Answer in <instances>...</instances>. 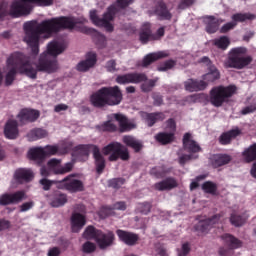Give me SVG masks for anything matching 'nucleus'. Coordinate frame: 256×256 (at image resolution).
<instances>
[{
	"mask_svg": "<svg viewBox=\"0 0 256 256\" xmlns=\"http://www.w3.org/2000/svg\"><path fill=\"white\" fill-rule=\"evenodd\" d=\"M74 168L73 162H68L62 166V160L51 159L47 162V168L41 167L40 174L43 177H48L53 172L56 175H64L70 173Z\"/></svg>",
	"mask_w": 256,
	"mask_h": 256,
	"instance_id": "8",
	"label": "nucleus"
},
{
	"mask_svg": "<svg viewBox=\"0 0 256 256\" xmlns=\"http://www.w3.org/2000/svg\"><path fill=\"white\" fill-rule=\"evenodd\" d=\"M86 225V217L80 213H74L71 216V230L74 233L79 232Z\"/></svg>",
	"mask_w": 256,
	"mask_h": 256,
	"instance_id": "22",
	"label": "nucleus"
},
{
	"mask_svg": "<svg viewBox=\"0 0 256 256\" xmlns=\"http://www.w3.org/2000/svg\"><path fill=\"white\" fill-rule=\"evenodd\" d=\"M87 22L88 20L85 17L76 19L74 17L64 16L46 19L40 23L36 20L25 22L23 24V41L30 48L32 54L30 56H24L20 52H14V54L8 56L3 68V72L5 73L4 84L6 86L12 85L17 69L21 74L30 79H35L38 71L48 74L55 73L59 69L56 57L67 49V44L58 40L49 42L46 52L40 55L36 64V56L39 54L40 38L48 39L61 29H72L76 24H85Z\"/></svg>",
	"mask_w": 256,
	"mask_h": 256,
	"instance_id": "1",
	"label": "nucleus"
},
{
	"mask_svg": "<svg viewBox=\"0 0 256 256\" xmlns=\"http://www.w3.org/2000/svg\"><path fill=\"white\" fill-rule=\"evenodd\" d=\"M135 0H117L116 1V4H117V7L120 8V9H125L127 8L128 6H130L131 4L134 3Z\"/></svg>",
	"mask_w": 256,
	"mask_h": 256,
	"instance_id": "51",
	"label": "nucleus"
},
{
	"mask_svg": "<svg viewBox=\"0 0 256 256\" xmlns=\"http://www.w3.org/2000/svg\"><path fill=\"white\" fill-rule=\"evenodd\" d=\"M77 150L84 156V160H87L89 157L90 151L93 153V158L95 160L96 171L101 174L105 169V159L102 156L100 149L95 145H79Z\"/></svg>",
	"mask_w": 256,
	"mask_h": 256,
	"instance_id": "9",
	"label": "nucleus"
},
{
	"mask_svg": "<svg viewBox=\"0 0 256 256\" xmlns=\"http://www.w3.org/2000/svg\"><path fill=\"white\" fill-rule=\"evenodd\" d=\"M232 158L229 155H223V154H217L210 157L209 161L210 164L214 168H218L220 166H224L226 164H229L231 162Z\"/></svg>",
	"mask_w": 256,
	"mask_h": 256,
	"instance_id": "30",
	"label": "nucleus"
},
{
	"mask_svg": "<svg viewBox=\"0 0 256 256\" xmlns=\"http://www.w3.org/2000/svg\"><path fill=\"white\" fill-rule=\"evenodd\" d=\"M213 44L221 50H227L231 44V40L228 36H221L220 38H215Z\"/></svg>",
	"mask_w": 256,
	"mask_h": 256,
	"instance_id": "37",
	"label": "nucleus"
},
{
	"mask_svg": "<svg viewBox=\"0 0 256 256\" xmlns=\"http://www.w3.org/2000/svg\"><path fill=\"white\" fill-rule=\"evenodd\" d=\"M230 222L232 225H234L236 227H240V226L244 225L245 219L242 218L241 216L237 215L236 213H233V214H231Z\"/></svg>",
	"mask_w": 256,
	"mask_h": 256,
	"instance_id": "43",
	"label": "nucleus"
},
{
	"mask_svg": "<svg viewBox=\"0 0 256 256\" xmlns=\"http://www.w3.org/2000/svg\"><path fill=\"white\" fill-rule=\"evenodd\" d=\"M60 255V249L57 247L49 249L47 256H59Z\"/></svg>",
	"mask_w": 256,
	"mask_h": 256,
	"instance_id": "63",
	"label": "nucleus"
},
{
	"mask_svg": "<svg viewBox=\"0 0 256 256\" xmlns=\"http://www.w3.org/2000/svg\"><path fill=\"white\" fill-rule=\"evenodd\" d=\"M243 159L246 162H253L256 159V144L251 145L242 153Z\"/></svg>",
	"mask_w": 256,
	"mask_h": 256,
	"instance_id": "39",
	"label": "nucleus"
},
{
	"mask_svg": "<svg viewBox=\"0 0 256 256\" xmlns=\"http://www.w3.org/2000/svg\"><path fill=\"white\" fill-rule=\"evenodd\" d=\"M33 177V172L28 169H18L14 173V180L18 183L29 182L33 179Z\"/></svg>",
	"mask_w": 256,
	"mask_h": 256,
	"instance_id": "29",
	"label": "nucleus"
},
{
	"mask_svg": "<svg viewBox=\"0 0 256 256\" xmlns=\"http://www.w3.org/2000/svg\"><path fill=\"white\" fill-rule=\"evenodd\" d=\"M48 136V132L44 129H33L27 134V139L30 142H34L40 139H44Z\"/></svg>",
	"mask_w": 256,
	"mask_h": 256,
	"instance_id": "35",
	"label": "nucleus"
},
{
	"mask_svg": "<svg viewBox=\"0 0 256 256\" xmlns=\"http://www.w3.org/2000/svg\"><path fill=\"white\" fill-rule=\"evenodd\" d=\"M123 143L135 152H140L143 149V143L134 138L133 136H124L122 139Z\"/></svg>",
	"mask_w": 256,
	"mask_h": 256,
	"instance_id": "33",
	"label": "nucleus"
},
{
	"mask_svg": "<svg viewBox=\"0 0 256 256\" xmlns=\"http://www.w3.org/2000/svg\"><path fill=\"white\" fill-rule=\"evenodd\" d=\"M116 234L119 240L129 246L135 245L139 239L136 234H132L123 230H117Z\"/></svg>",
	"mask_w": 256,
	"mask_h": 256,
	"instance_id": "27",
	"label": "nucleus"
},
{
	"mask_svg": "<svg viewBox=\"0 0 256 256\" xmlns=\"http://www.w3.org/2000/svg\"><path fill=\"white\" fill-rule=\"evenodd\" d=\"M116 61L115 60H109L107 63H106V70L110 73H114L117 71V68H116Z\"/></svg>",
	"mask_w": 256,
	"mask_h": 256,
	"instance_id": "53",
	"label": "nucleus"
},
{
	"mask_svg": "<svg viewBox=\"0 0 256 256\" xmlns=\"http://www.w3.org/2000/svg\"><path fill=\"white\" fill-rule=\"evenodd\" d=\"M255 15L250 13H236L232 15V21L237 24V22H245L247 20H253Z\"/></svg>",
	"mask_w": 256,
	"mask_h": 256,
	"instance_id": "40",
	"label": "nucleus"
},
{
	"mask_svg": "<svg viewBox=\"0 0 256 256\" xmlns=\"http://www.w3.org/2000/svg\"><path fill=\"white\" fill-rule=\"evenodd\" d=\"M246 53L247 48H244V46H240L239 48H231L228 58L224 62V67L238 70L244 69L253 61L251 56H245Z\"/></svg>",
	"mask_w": 256,
	"mask_h": 256,
	"instance_id": "4",
	"label": "nucleus"
},
{
	"mask_svg": "<svg viewBox=\"0 0 256 256\" xmlns=\"http://www.w3.org/2000/svg\"><path fill=\"white\" fill-rule=\"evenodd\" d=\"M240 134H241V131L239 130V128H235V129L223 134L220 137V143L222 145H227L232 141V139H235Z\"/></svg>",
	"mask_w": 256,
	"mask_h": 256,
	"instance_id": "36",
	"label": "nucleus"
},
{
	"mask_svg": "<svg viewBox=\"0 0 256 256\" xmlns=\"http://www.w3.org/2000/svg\"><path fill=\"white\" fill-rule=\"evenodd\" d=\"M119 11V8L116 5H111L107 8V11L103 14V17L100 18L98 15V11L92 9L89 11V19L90 21L97 27H103L107 32L114 31V25L111 21L114 20L116 12Z\"/></svg>",
	"mask_w": 256,
	"mask_h": 256,
	"instance_id": "6",
	"label": "nucleus"
},
{
	"mask_svg": "<svg viewBox=\"0 0 256 256\" xmlns=\"http://www.w3.org/2000/svg\"><path fill=\"white\" fill-rule=\"evenodd\" d=\"M207 87H208V82H205L203 78L202 80H196L197 92L204 91L205 89H207Z\"/></svg>",
	"mask_w": 256,
	"mask_h": 256,
	"instance_id": "56",
	"label": "nucleus"
},
{
	"mask_svg": "<svg viewBox=\"0 0 256 256\" xmlns=\"http://www.w3.org/2000/svg\"><path fill=\"white\" fill-rule=\"evenodd\" d=\"M115 241V235L113 232L109 231L103 233L102 231L97 233L96 243L101 249H106L109 246H112Z\"/></svg>",
	"mask_w": 256,
	"mask_h": 256,
	"instance_id": "18",
	"label": "nucleus"
},
{
	"mask_svg": "<svg viewBox=\"0 0 256 256\" xmlns=\"http://www.w3.org/2000/svg\"><path fill=\"white\" fill-rule=\"evenodd\" d=\"M236 26L237 23L234 21L227 22L220 28V33H228L229 31L233 30Z\"/></svg>",
	"mask_w": 256,
	"mask_h": 256,
	"instance_id": "49",
	"label": "nucleus"
},
{
	"mask_svg": "<svg viewBox=\"0 0 256 256\" xmlns=\"http://www.w3.org/2000/svg\"><path fill=\"white\" fill-rule=\"evenodd\" d=\"M124 184H125V179H122V178L111 179L108 181V186L115 189H119Z\"/></svg>",
	"mask_w": 256,
	"mask_h": 256,
	"instance_id": "45",
	"label": "nucleus"
},
{
	"mask_svg": "<svg viewBox=\"0 0 256 256\" xmlns=\"http://www.w3.org/2000/svg\"><path fill=\"white\" fill-rule=\"evenodd\" d=\"M198 158V155H182L179 157V164L184 165L189 160Z\"/></svg>",
	"mask_w": 256,
	"mask_h": 256,
	"instance_id": "52",
	"label": "nucleus"
},
{
	"mask_svg": "<svg viewBox=\"0 0 256 256\" xmlns=\"http://www.w3.org/2000/svg\"><path fill=\"white\" fill-rule=\"evenodd\" d=\"M140 116L149 127H152L156 122L163 121L166 118L163 113L148 114L142 112L140 113Z\"/></svg>",
	"mask_w": 256,
	"mask_h": 256,
	"instance_id": "28",
	"label": "nucleus"
},
{
	"mask_svg": "<svg viewBox=\"0 0 256 256\" xmlns=\"http://www.w3.org/2000/svg\"><path fill=\"white\" fill-rule=\"evenodd\" d=\"M4 136L9 140L17 139L19 136L18 123L15 120H8L4 126Z\"/></svg>",
	"mask_w": 256,
	"mask_h": 256,
	"instance_id": "19",
	"label": "nucleus"
},
{
	"mask_svg": "<svg viewBox=\"0 0 256 256\" xmlns=\"http://www.w3.org/2000/svg\"><path fill=\"white\" fill-rule=\"evenodd\" d=\"M195 0H182V2L179 5V8L185 9L188 6H191L194 4Z\"/></svg>",
	"mask_w": 256,
	"mask_h": 256,
	"instance_id": "62",
	"label": "nucleus"
},
{
	"mask_svg": "<svg viewBox=\"0 0 256 256\" xmlns=\"http://www.w3.org/2000/svg\"><path fill=\"white\" fill-rule=\"evenodd\" d=\"M167 57H169V52H166V51L152 52L151 54H147L146 56H144L142 60V67H148L152 63L160 59H165Z\"/></svg>",
	"mask_w": 256,
	"mask_h": 256,
	"instance_id": "21",
	"label": "nucleus"
},
{
	"mask_svg": "<svg viewBox=\"0 0 256 256\" xmlns=\"http://www.w3.org/2000/svg\"><path fill=\"white\" fill-rule=\"evenodd\" d=\"M183 146L186 151L192 154H196L201 151V147L193 140L191 134L184 135Z\"/></svg>",
	"mask_w": 256,
	"mask_h": 256,
	"instance_id": "23",
	"label": "nucleus"
},
{
	"mask_svg": "<svg viewBox=\"0 0 256 256\" xmlns=\"http://www.w3.org/2000/svg\"><path fill=\"white\" fill-rule=\"evenodd\" d=\"M33 207H34L33 201L23 203L22 205L19 206L20 212H27V211L31 210Z\"/></svg>",
	"mask_w": 256,
	"mask_h": 256,
	"instance_id": "54",
	"label": "nucleus"
},
{
	"mask_svg": "<svg viewBox=\"0 0 256 256\" xmlns=\"http://www.w3.org/2000/svg\"><path fill=\"white\" fill-rule=\"evenodd\" d=\"M103 129L106 131H115L117 129V127H116V125H114L113 122L108 121V122L104 123Z\"/></svg>",
	"mask_w": 256,
	"mask_h": 256,
	"instance_id": "60",
	"label": "nucleus"
},
{
	"mask_svg": "<svg viewBox=\"0 0 256 256\" xmlns=\"http://www.w3.org/2000/svg\"><path fill=\"white\" fill-rule=\"evenodd\" d=\"M123 100V94L119 86L100 88L91 95L90 102L94 107L119 105Z\"/></svg>",
	"mask_w": 256,
	"mask_h": 256,
	"instance_id": "2",
	"label": "nucleus"
},
{
	"mask_svg": "<svg viewBox=\"0 0 256 256\" xmlns=\"http://www.w3.org/2000/svg\"><path fill=\"white\" fill-rule=\"evenodd\" d=\"M199 63H202L207 67L208 73L204 74L202 76V79L205 83H207L208 86L210 83H214L215 81L221 78V74L218 68H216L214 64H212L210 58H208L207 56H204L199 60Z\"/></svg>",
	"mask_w": 256,
	"mask_h": 256,
	"instance_id": "12",
	"label": "nucleus"
},
{
	"mask_svg": "<svg viewBox=\"0 0 256 256\" xmlns=\"http://www.w3.org/2000/svg\"><path fill=\"white\" fill-rule=\"evenodd\" d=\"M59 186L68 190L69 192L76 193L84 190V184L82 181L76 179L74 176L70 175L59 182Z\"/></svg>",
	"mask_w": 256,
	"mask_h": 256,
	"instance_id": "13",
	"label": "nucleus"
},
{
	"mask_svg": "<svg viewBox=\"0 0 256 256\" xmlns=\"http://www.w3.org/2000/svg\"><path fill=\"white\" fill-rule=\"evenodd\" d=\"M82 249H83V252H85V253H91V252L95 251L96 246H95V244H93L91 242H86L83 245Z\"/></svg>",
	"mask_w": 256,
	"mask_h": 256,
	"instance_id": "55",
	"label": "nucleus"
},
{
	"mask_svg": "<svg viewBox=\"0 0 256 256\" xmlns=\"http://www.w3.org/2000/svg\"><path fill=\"white\" fill-rule=\"evenodd\" d=\"M220 215H214L212 218L207 220H201L196 229L202 233H208V231L216 224L220 222Z\"/></svg>",
	"mask_w": 256,
	"mask_h": 256,
	"instance_id": "20",
	"label": "nucleus"
},
{
	"mask_svg": "<svg viewBox=\"0 0 256 256\" xmlns=\"http://www.w3.org/2000/svg\"><path fill=\"white\" fill-rule=\"evenodd\" d=\"M98 232H100V230H95L94 227L89 226L85 229L84 233H83V237L85 239H94L95 241L97 240L98 237Z\"/></svg>",
	"mask_w": 256,
	"mask_h": 256,
	"instance_id": "41",
	"label": "nucleus"
},
{
	"mask_svg": "<svg viewBox=\"0 0 256 256\" xmlns=\"http://www.w3.org/2000/svg\"><path fill=\"white\" fill-rule=\"evenodd\" d=\"M127 209V206L124 202H118L113 205L112 210H120V211H125Z\"/></svg>",
	"mask_w": 256,
	"mask_h": 256,
	"instance_id": "61",
	"label": "nucleus"
},
{
	"mask_svg": "<svg viewBox=\"0 0 256 256\" xmlns=\"http://www.w3.org/2000/svg\"><path fill=\"white\" fill-rule=\"evenodd\" d=\"M153 14L158 16L162 20H170L172 19V14L167 9L166 4L164 2H159L156 8L153 11Z\"/></svg>",
	"mask_w": 256,
	"mask_h": 256,
	"instance_id": "31",
	"label": "nucleus"
},
{
	"mask_svg": "<svg viewBox=\"0 0 256 256\" xmlns=\"http://www.w3.org/2000/svg\"><path fill=\"white\" fill-rule=\"evenodd\" d=\"M177 186H178V183L173 178H167L166 180H163L154 185L155 189L158 191L171 190L173 188H176Z\"/></svg>",
	"mask_w": 256,
	"mask_h": 256,
	"instance_id": "32",
	"label": "nucleus"
},
{
	"mask_svg": "<svg viewBox=\"0 0 256 256\" xmlns=\"http://www.w3.org/2000/svg\"><path fill=\"white\" fill-rule=\"evenodd\" d=\"M176 66L175 60H167L166 62H163L162 64H159L157 70L159 72H166L168 70H171Z\"/></svg>",
	"mask_w": 256,
	"mask_h": 256,
	"instance_id": "42",
	"label": "nucleus"
},
{
	"mask_svg": "<svg viewBox=\"0 0 256 256\" xmlns=\"http://www.w3.org/2000/svg\"><path fill=\"white\" fill-rule=\"evenodd\" d=\"M11 228V222L9 220L0 219V232Z\"/></svg>",
	"mask_w": 256,
	"mask_h": 256,
	"instance_id": "57",
	"label": "nucleus"
},
{
	"mask_svg": "<svg viewBox=\"0 0 256 256\" xmlns=\"http://www.w3.org/2000/svg\"><path fill=\"white\" fill-rule=\"evenodd\" d=\"M69 152V146L68 145H47L44 148L38 147V148H32L28 151V158L30 160H33L37 163L43 162V160L46 157L50 156H62Z\"/></svg>",
	"mask_w": 256,
	"mask_h": 256,
	"instance_id": "3",
	"label": "nucleus"
},
{
	"mask_svg": "<svg viewBox=\"0 0 256 256\" xmlns=\"http://www.w3.org/2000/svg\"><path fill=\"white\" fill-rule=\"evenodd\" d=\"M68 199L65 194L56 192L53 196L50 197V205L52 207H61L67 203Z\"/></svg>",
	"mask_w": 256,
	"mask_h": 256,
	"instance_id": "34",
	"label": "nucleus"
},
{
	"mask_svg": "<svg viewBox=\"0 0 256 256\" xmlns=\"http://www.w3.org/2000/svg\"><path fill=\"white\" fill-rule=\"evenodd\" d=\"M111 208H104L102 211H100L99 215L101 218H105L106 216L110 215Z\"/></svg>",
	"mask_w": 256,
	"mask_h": 256,
	"instance_id": "64",
	"label": "nucleus"
},
{
	"mask_svg": "<svg viewBox=\"0 0 256 256\" xmlns=\"http://www.w3.org/2000/svg\"><path fill=\"white\" fill-rule=\"evenodd\" d=\"M185 90L189 92H197L196 80L189 79L184 83Z\"/></svg>",
	"mask_w": 256,
	"mask_h": 256,
	"instance_id": "46",
	"label": "nucleus"
},
{
	"mask_svg": "<svg viewBox=\"0 0 256 256\" xmlns=\"http://www.w3.org/2000/svg\"><path fill=\"white\" fill-rule=\"evenodd\" d=\"M156 83L157 80H148L147 82L141 84V90L145 93L150 92L155 87Z\"/></svg>",
	"mask_w": 256,
	"mask_h": 256,
	"instance_id": "44",
	"label": "nucleus"
},
{
	"mask_svg": "<svg viewBox=\"0 0 256 256\" xmlns=\"http://www.w3.org/2000/svg\"><path fill=\"white\" fill-rule=\"evenodd\" d=\"M39 183L42 185L43 190L48 191V190H50V188L54 182H51L48 179H42L39 181Z\"/></svg>",
	"mask_w": 256,
	"mask_h": 256,
	"instance_id": "59",
	"label": "nucleus"
},
{
	"mask_svg": "<svg viewBox=\"0 0 256 256\" xmlns=\"http://www.w3.org/2000/svg\"><path fill=\"white\" fill-rule=\"evenodd\" d=\"M204 23L206 24V31L209 34H213L218 31L219 26L223 23V20H220L214 16H205Z\"/></svg>",
	"mask_w": 256,
	"mask_h": 256,
	"instance_id": "24",
	"label": "nucleus"
},
{
	"mask_svg": "<svg viewBox=\"0 0 256 256\" xmlns=\"http://www.w3.org/2000/svg\"><path fill=\"white\" fill-rule=\"evenodd\" d=\"M165 35V28H158L156 34H153L151 29V24L149 22H145L142 24L139 31V39L141 43H148L149 41L160 40Z\"/></svg>",
	"mask_w": 256,
	"mask_h": 256,
	"instance_id": "11",
	"label": "nucleus"
},
{
	"mask_svg": "<svg viewBox=\"0 0 256 256\" xmlns=\"http://www.w3.org/2000/svg\"><path fill=\"white\" fill-rule=\"evenodd\" d=\"M26 198H27V196L24 191H17L12 194L4 193V194L0 195V206L18 204L21 201L25 200Z\"/></svg>",
	"mask_w": 256,
	"mask_h": 256,
	"instance_id": "15",
	"label": "nucleus"
},
{
	"mask_svg": "<svg viewBox=\"0 0 256 256\" xmlns=\"http://www.w3.org/2000/svg\"><path fill=\"white\" fill-rule=\"evenodd\" d=\"M202 189L206 193L214 194L217 190V186L212 182H206L203 184Z\"/></svg>",
	"mask_w": 256,
	"mask_h": 256,
	"instance_id": "47",
	"label": "nucleus"
},
{
	"mask_svg": "<svg viewBox=\"0 0 256 256\" xmlns=\"http://www.w3.org/2000/svg\"><path fill=\"white\" fill-rule=\"evenodd\" d=\"M222 238L231 249H238L242 247V242L232 235L226 234Z\"/></svg>",
	"mask_w": 256,
	"mask_h": 256,
	"instance_id": "38",
	"label": "nucleus"
},
{
	"mask_svg": "<svg viewBox=\"0 0 256 256\" xmlns=\"http://www.w3.org/2000/svg\"><path fill=\"white\" fill-rule=\"evenodd\" d=\"M38 6H50L53 4V0H19L14 1L10 8V15L13 18L29 15L33 10L34 5Z\"/></svg>",
	"mask_w": 256,
	"mask_h": 256,
	"instance_id": "5",
	"label": "nucleus"
},
{
	"mask_svg": "<svg viewBox=\"0 0 256 256\" xmlns=\"http://www.w3.org/2000/svg\"><path fill=\"white\" fill-rule=\"evenodd\" d=\"M96 63L97 54H95V52H88V54H86L85 60L79 62L76 68L80 72H87L91 68L95 67Z\"/></svg>",
	"mask_w": 256,
	"mask_h": 256,
	"instance_id": "17",
	"label": "nucleus"
},
{
	"mask_svg": "<svg viewBox=\"0 0 256 256\" xmlns=\"http://www.w3.org/2000/svg\"><path fill=\"white\" fill-rule=\"evenodd\" d=\"M138 212L141 214L147 215L151 211V204L150 203H141L137 206Z\"/></svg>",
	"mask_w": 256,
	"mask_h": 256,
	"instance_id": "48",
	"label": "nucleus"
},
{
	"mask_svg": "<svg viewBox=\"0 0 256 256\" xmlns=\"http://www.w3.org/2000/svg\"><path fill=\"white\" fill-rule=\"evenodd\" d=\"M190 245L188 243H184L180 249L177 250L178 256H187L190 253Z\"/></svg>",
	"mask_w": 256,
	"mask_h": 256,
	"instance_id": "50",
	"label": "nucleus"
},
{
	"mask_svg": "<svg viewBox=\"0 0 256 256\" xmlns=\"http://www.w3.org/2000/svg\"><path fill=\"white\" fill-rule=\"evenodd\" d=\"M104 155H110L109 161H116L119 158L122 161H127L130 159V154L127 148H125L121 143L113 142L102 149Z\"/></svg>",
	"mask_w": 256,
	"mask_h": 256,
	"instance_id": "10",
	"label": "nucleus"
},
{
	"mask_svg": "<svg viewBox=\"0 0 256 256\" xmlns=\"http://www.w3.org/2000/svg\"><path fill=\"white\" fill-rule=\"evenodd\" d=\"M39 116L40 113L38 111L24 109L20 111L17 117L20 122L27 123L36 121L39 118Z\"/></svg>",
	"mask_w": 256,
	"mask_h": 256,
	"instance_id": "25",
	"label": "nucleus"
},
{
	"mask_svg": "<svg viewBox=\"0 0 256 256\" xmlns=\"http://www.w3.org/2000/svg\"><path fill=\"white\" fill-rule=\"evenodd\" d=\"M166 130H169L170 133H160L155 136V139L163 145L169 144L175 139L176 123L173 119H169L166 122Z\"/></svg>",
	"mask_w": 256,
	"mask_h": 256,
	"instance_id": "14",
	"label": "nucleus"
},
{
	"mask_svg": "<svg viewBox=\"0 0 256 256\" xmlns=\"http://www.w3.org/2000/svg\"><path fill=\"white\" fill-rule=\"evenodd\" d=\"M112 116L118 122L121 132H129L137 127L136 124L128 121L124 115L114 114Z\"/></svg>",
	"mask_w": 256,
	"mask_h": 256,
	"instance_id": "26",
	"label": "nucleus"
},
{
	"mask_svg": "<svg viewBox=\"0 0 256 256\" xmlns=\"http://www.w3.org/2000/svg\"><path fill=\"white\" fill-rule=\"evenodd\" d=\"M147 81L146 74H124L123 76H117L116 82L120 85L125 84H138Z\"/></svg>",
	"mask_w": 256,
	"mask_h": 256,
	"instance_id": "16",
	"label": "nucleus"
},
{
	"mask_svg": "<svg viewBox=\"0 0 256 256\" xmlns=\"http://www.w3.org/2000/svg\"><path fill=\"white\" fill-rule=\"evenodd\" d=\"M238 91L237 86H214L210 90V103L215 107H221L229 98L233 97Z\"/></svg>",
	"mask_w": 256,
	"mask_h": 256,
	"instance_id": "7",
	"label": "nucleus"
},
{
	"mask_svg": "<svg viewBox=\"0 0 256 256\" xmlns=\"http://www.w3.org/2000/svg\"><path fill=\"white\" fill-rule=\"evenodd\" d=\"M69 109V106L66 104H58L54 106V112L55 113H62Z\"/></svg>",
	"mask_w": 256,
	"mask_h": 256,
	"instance_id": "58",
	"label": "nucleus"
}]
</instances>
